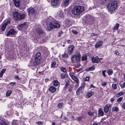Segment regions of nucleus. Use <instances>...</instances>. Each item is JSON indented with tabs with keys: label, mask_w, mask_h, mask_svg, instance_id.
<instances>
[{
	"label": "nucleus",
	"mask_w": 125,
	"mask_h": 125,
	"mask_svg": "<svg viewBox=\"0 0 125 125\" xmlns=\"http://www.w3.org/2000/svg\"><path fill=\"white\" fill-rule=\"evenodd\" d=\"M72 31L73 33V34H77L78 33L77 31H74V30H73Z\"/></svg>",
	"instance_id": "nucleus-48"
},
{
	"label": "nucleus",
	"mask_w": 125,
	"mask_h": 125,
	"mask_svg": "<svg viewBox=\"0 0 125 125\" xmlns=\"http://www.w3.org/2000/svg\"><path fill=\"white\" fill-rule=\"evenodd\" d=\"M49 90L51 93H54L56 91V88L53 86H51L49 88Z\"/></svg>",
	"instance_id": "nucleus-21"
},
{
	"label": "nucleus",
	"mask_w": 125,
	"mask_h": 125,
	"mask_svg": "<svg viewBox=\"0 0 125 125\" xmlns=\"http://www.w3.org/2000/svg\"><path fill=\"white\" fill-rule=\"evenodd\" d=\"M60 70L62 72L64 73H66V70L65 68L63 67H61L60 68Z\"/></svg>",
	"instance_id": "nucleus-33"
},
{
	"label": "nucleus",
	"mask_w": 125,
	"mask_h": 125,
	"mask_svg": "<svg viewBox=\"0 0 125 125\" xmlns=\"http://www.w3.org/2000/svg\"><path fill=\"white\" fill-rule=\"evenodd\" d=\"M56 64V62L55 61H54L53 62H52L51 64V67H52L54 68L55 67V65Z\"/></svg>",
	"instance_id": "nucleus-38"
},
{
	"label": "nucleus",
	"mask_w": 125,
	"mask_h": 125,
	"mask_svg": "<svg viewBox=\"0 0 125 125\" xmlns=\"http://www.w3.org/2000/svg\"><path fill=\"white\" fill-rule=\"evenodd\" d=\"M14 1L15 6L17 7H19L20 6V0H13Z\"/></svg>",
	"instance_id": "nucleus-19"
},
{
	"label": "nucleus",
	"mask_w": 125,
	"mask_h": 125,
	"mask_svg": "<svg viewBox=\"0 0 125 125\" xmlns=\"http://www.w3.org/2000/svg\"><path fill=\"white\" fill-rule=\"evenodd\" d=\"M12 91L11 90H8L6 92V95L7 96H9L12 93Z\"/></svg>",
	"instance_id": "nucleus-31"
},
{
	"label": "nucleus",
	"mask_w": 125,
	"mask_h": 125,
	"mask_svg": "<svg viewBox=\"0 0 125 125\" xmlns=\"http://www.w3.org/2000/svg\"><path fill=\"white\" fill-rule=\"evenodd\" d=\"M35 32L38 36H39L40 37L42 34L44 35L42 30L41 27L40 25H38L37 26V28L36 29Z\"/></svg>",
	"instance_id": "nucleus-7"
},
{
	"label": "nucleus",
	"mask_w": 125,
	"mask_h": 125,
	"mask_svg": "<svg viewBox=\"0 0 125 125\" xmlns=\"http://www.w3.org/2000/svg\"><path fill=\"white\" fill-rule=\"evenodd\" d=\"M102 59L103 58H99L98 56H96L95 57H92L91 58V60L93 63H98L101 62Z\"/></svg>",
	"instance_id": "nucleus-8"
},
{
	"label": "nucleus",
	"mask_w": 125,
	"mask_h": 125,
	"mask_svg": "<svg viewBox=\"0 0 125 125\" xmlns=\"http://www.w3.org/2000/svg\"><path fill=\"white\" fill-rule=\"evenodd\" d=\"M67 74L65 73H62L61 75V78L63 79L66 78L67 77Z\"/></svg>",
	"instance_id": "nucleus-26"
},
{
	"label": "nucleus",
	"mask_w": 125,
	"mask_h": 125,
	"mask_svg": "<svg viewBox=\"0 0 125 125\" xmlns=\"http://www.w3.org/2000/svg\"><path fill=\"white\" fill-rule=\"evenodd\" d=\"M103 43V41H100L98 42H97L95 45V48L96 49L100 47L102 45Z\"/></svg>",
	"instance_id": "nucleus-16"
},
{
	"label": "nucleus",
	"mask_w": 125,
	"mask_h": 125,
	"mask_svg": "<svg viewBox=\"0 0 125 125\" xmlns=\"http://www.w3.org/2000/svg\"><path fill=\"white\" fill-rule=\"evenodd\" d=\"M25 16V14H21L17 12H14L13 13V18L15 20H19L24 18Z\"/></svg>",
	"instance_id": "nucleus-4"
},
{
	"label": "nucleus",
	"mask_w": 125,
	"mask_h": 125,
	"mask_svg": "<svg viewBox=\"0 0 125 125\" xmlns=\"http://www.w3.org/2000/svg\"><path fill=\"white\" fill-rule=\"evenodd\" d=\"M81 65L80 63H77L75 64V66L76 68H78L80 67Z\"/></svg>",
	"instance_id": "nucleus-43"
},
{
	"label": "nucleus",
	"mask_w": 125,
	"mask_h": 125,
	"mask_svg": "<svg viewBox=\"0 0 125 125\" xmlns=\"http://www.w3.org/2000/svg\"><path fill=\"white\" fill-rule=\"evenodd\" d=\"M0 125H7V124L3 121L0 122Z\"/></svg>",
	"instance_id": "nucleus-35"
},
{
	"label": "nucleus",
	"mask_w": 125,
	"mask_h": 125,
	"mask_svg": "<svg viewBox=\"0 0 125 125\" xmlns=\"http://www.w3.org/2000/svg\"><path fill=\"white\" fill-rule=\"evenodd\" d=\"M65 24L66 25V26L67 27L70 26L71 25V22L69 20L66 19L65 20Z\"/></svg>",
	"instance_id": "nucleus-23"
},
{
	"label": "nucleus",
	"mask_w": 125,
	"mask_h": 125,
	"mask_svg": "<svg viewBox=\"0 0 125 125\" xmlns=\"http://www.w3.org/2000/svg\"><path fill=\"white\" fill-rule=\"evenodd\" d=\"M63 106V104L62 103H59L57 105L59 109H61Z\"/></svg>",
	"instance_id": "nucleus-29"
},
{
	"label": "nucleus",
	"mask_w": 125,
	"mask_h": 125,
	"mask_svg": "<svg viewBox=\"0 0 125 125\" xmlns=\"http://www.w3.org/2000/svg\"><path fill=\"white\" fill-rule=\"evenodd\" d=\"M84 9V7L83 6H76L72 10V13L74 15H78L83 11Z\"/></svg>",
	"instance_id": "nucleus-2"
},
{
	"label": "nucleus",
	"mask_w": 125,
	"mask_h": 125,
	"mask_svg": "<svg viewBox=\"0 0 125 125\" xmlns=\"http://www.w3.org/2000/svg\"><path fill=\"white\" fill-rule=\"evenodd\" d=\"M122 88H123L124 87H125V83L124 82L122 86H121Z\"/></svg>",
	"instance_id": "nucleus-52"
},
{
	"label": "nucleus",
	"mask_w": 125,
	"mask_h": 125,
	"mask_svg": "<svg viewBox=\"0 0 125 125\" xmlns=\"http://www.w3.org/2000/svg\"><path fill=\"white\" fill-rule=\"evenodd\" d=\"M46 38L45 37L40 38L41 42L44 43L46 41Z\"/></svg>",
	"instance_id": "nucleus-32"
},
{
	"label": "nucleus",
	"mask_w": 125,
	"mask_h": 125,
	"mask_svg": "<svg viewBox=\"0 0 125 125\" xmlns=\"http://www.w3.org/2000/svg\"><path fill=\"white\" fill-rule=\"evenodd\" d=\"M55 123L54 122H52V125H55Z\"/></svg>",
	"instance_id": "nucleus-63"
},
{
	"label": "nucleus",
	"mask_w": 125,
	"mask_h": 125,
	"mask_svg": "<svg viewBox=\"0 0 125 125\" xmlns=\"http://www.w3.org/2000/svg\"><path fill=\"white\" fill-rule=\"evenodd\" d=\"M3 74V73H1L0 72V77H1L2 76Z\"/></svg>",
	"instance_id": "nucleus-60"
},
{
	"label": "nucleus",
	"mask_w": 125,
	"mask_h": 125,
	"mask_svg": "<svg viewBox=\"0 0 125 125\" xmlns=\"http://www.w3.org/2000/svg\"><path fill=\"white\" fill-rule=\"evenodd\" d=\"M10 21L9 20L3 23L2 25L1 28V30L2 31H5V29L6 26L8 24H10Z\"/></svg>",
	"instance_id": "nucleus-11"
},
{
	"label": "nucleus",
	"mask_w": 125,
	"mask_h": 125,
	"mask_svg": "<svg viewBox=\"0 0 125 125\" xmlns=\"http://www.w3.org/2000/svg\"><path fill=\"white\" fill-rule=\"evenodd\" d=\"M107 84L105 82H104L102 84V86H105Z\"/></svg>",
	"instance_id": "nucleus-46"
},
{
	"label": "nucleus",
	"mask_w": 125,
	"mask_h": 125,
	"mask_svg": "<svg viewBox=\"0 0 125 125\" xmlns=\"http://www.w3.org/2000/svg\"><path fill=\"white\" fill-rule=\"evenodd\" d=\"M119 24L116 23L115 24V26L114 27V30H117L118 29V28L119 27Z\"/></svg>",
	"instance_id": "nucleus-34"
},
{
	"label": "nucleus",
	"mask_w": 125,
	"mask_h": 125,
	"mask_svg": "<svg viewBox=\"0 0 125 125\" xmlns=\"http://www.w3.org/2000/svg\"><path fill=\"white\" fill-rule=\"evenodd\" d=\"M41 53L40 52L37 53L35 55V61L32 64L34 66H36L38 64L39 62L41 59Z\"/></svg>",
	"instance_id": "nucleus-5"
},
{
	"label": "nucleus",
	"mask_w": 125,
	"mask_h": 125,
	"mask_svg": "<svg viewBox=\"0 0 125 125\" xmlns=\"http://www.w3.org/2000/svg\"><path fill=\"white\" fill-rule=\"evenodd\" d=\"M59 2V0H52L51 3L52 5L53 6L57 5Z\"/></svg>",
	"instance_id": "nucleus-17"
},
{
	"label": "nucleus",
	"mask_w": 125,
	"mask_h": 125,
	"mask_svg": "<svg viewBox=\"0 0 125 125\" xmlns=\"http://www.w3.org/2000/svg\"><path fill=\"white\" fill-rule=\"evenodd\" d=\"M70 75L72 79L74 81H75L77 83H79V80L76 77L72 74H70Z\"/></svg>",
	"instance_id": "nucleus-13"
},
{
	"label": "nucleus",
	"mask_w": 125,
	"mask_h": 125,
	"mask_svg": "<svg viewBox=\"0 0 125 125\" xmlns=\"http://www.w3.org/2000/svg\"><path fill=\"white\" fill-rule=\"evenodd\" d=\"M16 32L14 29H11L8 32L7 34V36H10V35H13L15 34Z\"/></svg>",
	"instance_id": "nucleus-12"
},
{
	"label": "nucleus",
	"mask_w": 125,
	"mask_h": 125,
	"mask_svg": "<svg viewBox=\"0 0 125 125\" xmlns=\"http://www.w3.org/2000/svg\"><path fill=\"white\" fill-rule=\"evenodd\" d=\"M88 114L89 115H93V113H92L91 112H89L88 113Z\"/></svg>",
	"instance_id": "nucleus-51"
},
{
	"label": "nucleus",
	"mask_w": 125,
	"mask_h": 125,
	"mask_svg": "<svg viewBox=\"0 0 125 125\" xmlns=\"http://www.w3.org/2000/svg\"><path fill=\"white\" fill-rule=\"evenodd\" d=\"M113 109L114 111H116V112H118L119 111L118 108L116 106H115L113 108Z\"/></svg>",
	"instance_id": "nucleus-42"
},
{
	"label": "nucleus",
	"mask_w": 125,
	"mask_h": 125,
	"mask_svg": "<svg viewBox=\"0 0 125 125\" xmlns=\"http://www.w3.org/2000/svg\"><path fill=\"white\" fill-rule=\"evenodd\" d=\"M106 71L104 70L103 71H102V73L103 76L104 77H105L106 76V75L105 74V73L106 72Z\"/></svg>",
	"instance_id": "nucleus-44"
},
{
	"label": "nucleus",
	"mask_w": 125,
	"mask_h": 125,
	"mask_svg": "<svg viewBox=\"0 0 125 125\" xmlns=\"http://www.w3.org/2000/svg\"><path fill=\"white\" fill-rule=\"evenodd\" d=\"M122 107L125 109V103H124L122 105Z\"/></svg>",
	"instance_id": "nucleus-57"
},
{
	"label": "nucleus",
	"mask_w": 125,
	"mask_h": 125,
	"mask_svg": "<svg viewBox=\"0 0 125 125\" xmlns=\"http://www.w3.org/2000/svg\"><path fill=\"white\" fill-rule=\"evenodd\" d=\"M114 99L113 98H112L110 100L112 102H113L114 101Z\"/></svg>",
	"instance_id": "nucleus-59"
},
{
	"label": "nucleus",
	"mask_w": 125,
	"mask_h": 125,
	"mask_svg": "<svg viewBox=\"0 0 125 125\" xmlns=\"http://www.w3.org/2000/svg\"><path fill=\"white\" fill-rule=\"evenodd\" d=\"M74 46L73 45H71L70 46L68 49V54H71L73 51Z\"/></svg>",
	"instance_id": "nucleus-14"
},
{
	"label": "nucleus",
	"mask_w": 125,
	"mask_h": 125,
	"mask_svg": "<svg viewBox=\"0 0 125 125\" xmlns=\"http://www.w3.org/2000/svg\"><path fill=\"white\" fill-rule=\"evenodd\" d=\"M89 77H86L84 79V80L85 81H88L89 79Z\"/></svg>",
	"instance_id": "nucleus-45"
},
{
	"label": "nucleus",
	"mask_w": 125,
	"mask_h": 125,
	"mask_svg": "<svg viewBox=\"0 0 125 125\" xmlns=\"http://www.w3.org/2000/svg\"><path fill=\"white\" fill-rule=\"evenodd\" d=\"M115 54L117 55H119V52L117 51H115Z\"/></svg>",
	"instance_id": "nucleus-58"
},
{
	"label": "nucleus",
	"mask_w": 125,
	"mask_h": 125,
	"mask_svg": "<svg viewBox=\"0 0 125 125\" xmlns=\"http://www.w3.org/2000/svg\"><path fill=\"white\" fill-rule=\"evenodd\" d=\"M107 0H102L101 1V3L102 4H103Z\"/></svg>",
	"instance_id": "nucleus-54"
},
{
	"label": "nucleus",
	"mask_w": 125,
	"mask_h": 125,
	"mask_svg": "<svg viewBox=\"0 0 125 125\" xmlns=\"http://www.w3.org/2000/svg\"><path fill=\"white\" fill-rule=\"evenodd\" d=\"M84 86L82 85L76 91V94L78 95L82 92V89L84 87Z\"/></svg>",
	"instance_id": "nucleus-18"
},
{
	"label": "nucleus",
	"mask_w": 125,
	"mask_h": 125,
	"mask_svg": "<svg viewBox=\"0 0 125 125\" xmlns=\"http://www.w3.org/2000/svg\"><path fill=\"white\" fill-rule=\"evenodd\" d=\"M65 82L66 83L65 86L66 87H67L70 84V83L69 81L67 79H66L65 80Z\"/></svg>",
	"instance_id": "nucleus-25"
},
{
	"label": "nucleus",
	"mask_w": 125,
	"mask_h": 125,
	"mask_svg": "<svg viewBox=\"0 0 125 125\" xmlns=\"http://www.w3.org/2000/svg\"><path fill=\"white\" fill-rule=\"evenodd\" d=\"M59 84V82L57 80H55L53 81V85L55 86H58Z\"/></svg>",
	"instance_id": "nucleus-30"
},
{
	"label": "nucleus",
	"mask_w": 125,
	"mask_h": 125,
	"mask_svg": "<svg viewBox=\"0 0 125 125\" xmlns=\"http://www.w3.org/2000/svg\"><path fill=\"white\" fill-rule=\"evenodd\" d=\"M70 0H64L63 3V6H67L69 4Z\"/></svg>",
	"instance_id": "nucleus-22"
},
{
	"label": "nucleus",
	"mask_w": 125,
	"mask_h": 125,
	"mask_svg": "<svg viewBox=\"0 0 125 125\" xmlns=\"http://www.w3.org/2000/svg\"><path fill=\"white\" fill-rule=\"evenodd\" d=\"M60 27V25L56 20H54L51 22L48 25L47 28L49 30L55 28H58Z\"/></svg>",
	"instance_id": "nucleus-3"
},
{
	"label": "nucleus",
	"mask_w": 125,
	"mask_h": 125,
	"mask_svg": "<svg viewBox=\"0 0 125 125\" xmlns=\"http://www.w3.org/2000/svg\"><path fill=\"white\" fill-rule=\"evenodd\" d=\"M123 99V97H121L118 99L117 100V102L118 103L120 102Z\"/></svg>",
	"instance_id": "nucleus-40"
},
{
	"label": "nucleus",
	"mask_w": 125,
	"mask_h": 125,
	"mask_svg": "<svg viewBox=\"0 0 125 125\" xmlns=\"http://www.w3.org/2000/svg\"><path fill=\"white\" fill-rule=\"evenodd\" d=\"M81 55L78 54L73 55L71 57V60L73 63H77L80 61Z\"/></svg>",
	"instance_id": "nucleus-6"
},
{
	"label": "nucleus",
	"mask_w": 125,
	"mask_h": 125,
	"mask_svg": "<svg viewBox=\"0 0 125 125\" xmlns=\"http://www.w3.org/2000/svg\"><path fill=\"white\" fill-rule=\"evenodd\" d=\"M107 73L109 75H111L113 73V71L112 70L109 69L107 72Z\"/></svg>",
	"instance_id": "nucleus-36"
},
{
	"label": "nucleus",
	"mask_w": 125,
	"mask_h": 125,
	"mask_svg": "<svg viewBox=\"0 0 125 125\" xmlns=\"http://www.w3.org/2000/svg\"><path fill=\"white\" fill-rule=\"evenodd\" d=\"M104 113L102 109L101 108H100L98 111V116H103L104 115Z\"/></svg>",
	"instance_id": "nucleus-20"
},
{
	"label": "nucleus",
	"mask_w": 125,
	"mask_h": 125,
	"mask_svg": "<svg viewBox=\"0 0 125 125\" xmlns=\"http://www.w3.org/2000/svg\"><path fill=\"white\" fill-rule=\"evenodd\" d=\"M111 107V105L109 104L106 105L104 108V110L105 113L107 112L109 109V108Z\"/></svg>",
	"instance_id": "nucleus-15"
},
{
	"label": "nucleus",
	"mask_w": 125,
	"mask_h": 125,
	"mask_svg": "<svg viewBox=\"0 0 125 125\" xmlns=\"http://www.w3.org/2000/svg\"><path fill=\"white\" fill-rule=\"evenodd\" d=\"M112 86V88L114 90L116 89L117 88L116 85V84H113Z\"/></svg>",
	"instance_id": "nucleus-39"
},
{
	"label": "nucleus",
	"mask_w": 125,
	"mask_h": 125,
	"mask_svg": "<svg viewBox=\"0 0 125 125\" xmlns=\"http://www.w3.org/2000/svg\"><path fill=\"white\" fill-rule=\"evenodd\" d=\"M87 59V56L86 55H84L82 57V61L85 60Z\"/></svg>",
	"instance_id": "nucleus-41"
},
{
	"label": "nucleus",
	"mask_w": 125,
	"mask_h": 125,
	"mask_svg": "<svg viewBox=\"0 0 125 125\" xmlns=\"http://www.w3.org/2000/svg\"><path fill=\"white\" fill-rule=\"evenodd\" d=\"M6 69H3L2 71H1L0 72L1 73H3V74L6 71Z\"/></svg>",
	"instance_id": "nucleus-50"
},
{
	"label": "nucleus",
	"mask_w": 125,
	"mask_h": 125,
	"mask_svg": "<svg viewBox=\"0 0 125 125\" xmlns=\"http://www.w3.org/2000/svg\"><path fill=\"white\" fill-rule=\"evenodd\" d=\"M27 22H24L21 24L17 26V28H18L19 30H21L22 28H25L27 27Z\"/></svg>",
	"instance_id": "nucleus-9"
},
{
	"label": "nucleus",
	"mask_w": 125,
	"mask_h": 125,
	"mask_svg": "<svg viewBox=\"0 0 125 125\" xmlns=\"http://www.w3.org/2000/svg\"><path fill=\"white\" fill-rule=\"evenodd\" d=\"M68 56V55L67 54H64L62 55L63 57H67Z\"/></svg>",
	"instance_id": "nucleus-53"
},
{
	"label": "nucleus",
	"mask_w": 125,
	"mask_h": 125,
	"mask_svg": "<svg viewBox=\"0 0 125 125\" xmlns=\"http://www.w3.org/2000/svg\"><path fill=\"white\" fill-rule=\"evenodd\" d=\"M90 86L91 87H93V88H95V86H93V84H91V85H90Z\"/></svg>",
	"instance_id": "nucleus-62"
},
{
	"label": "nucleus",
	"mask_w": 125,
	"mask_h": 125,
	"mask_svg": "<svg viewBox=\"0 0 125 125\" xmlns=\"http://www.w3.org/2000/svg\"><path fill=\"white\" fill-rule=\"evenodd\" d=\"M118 2L116 0L110 1L107 5V8L109 11H114L117 6Z\"/></svg>",
	"instance_id": "nucleus-1"
},
{
	"label": "nucleus",
	"mask_w": 125,
	"mask_h": 125,
	"mask_svg": "<svg viewBox=\"0 0 125 125\" xmlns=\"http://www.w3.org/2000/svg\"><path fill=\"white\" fill-rule=\"evenodd\" d=\"M15 82H11L9 84L11 86H13L15 84Z\"/></svg>",
	"instance_id": "nucleus-47"
},
{
	"label": "nucleus",
	"mask_w": 125,
	"mask_h": 125,
	"mask_svg": "<svg viewBox=\"0 0 125 125\" xmlns=\"http://www.w3.org/2000/svg\"><path fill=\"white\" fill-rule=\"evenodd\" d=\"M82 117L79 116L78 118V120H80L82 119Z\"/></svg>",
	"instance_id": "nucleus-55"
},
{
	"label": "nucleus",
	"mask_w": 125,
	"mask_h": 125,
	"mask_svg": "<svg viewBox=\"0 0 125 125\" xmlns=\"http://www.w3.org/2000/svg\"><path fill=\"white\" fill-rule=\"evenodd\" d=\"M37 124L38 125H41L42 124V122L40 121H39L37 122Z\"/></svg>",
	"instance_id": "nucleus-49"
},
{
	"label": "nucleus",
	"mask_w": 125,
	"mask_h": 125,
	"mask_svg": "<svg viewBox=\"0 0 125 125\" xmlns=\"http://www.w3.org/2000/svg\"><path fill=\"white\" fill-rule=\"evenodd\" d=\"M15 77L18 80H20V79L18 76H15Z\"/></svg>",
	"instance_id": "nucleus-56"
},
{
	"label": "nucleus",
	"mask_w": 125,
	"mask_h": 125,
	"mask_svg": "<svg viewBox=\"0 0 125 125\" xmlns=\"http://www.w3.org/2000/svg\"><path fill=\"white\" fill-rule=\"evenodd\" d=\"M95 68L94 66H92V67H89V68H87L86 69V71H93L94 70Z\"/></svg>",
	"instance_id": "nucleus-28"
},
{
	"label": "nucleus",
	"mask_w": 125,
	"mask_h": 125,
	"mask_svg": "<svg viewBox=\"0 0 125 125\" xmlns=\"http://www.w3.org/2000/svg\"><path fill=\"white\" fill-rule=\"evenodd\" d=\"M94 94V93L91 91L88 92V93L87 94V95L88 96V97L89 98L92 95H93Z\"/></svg>",
	"instance_id": "nucleus-27"
},
{
	"label": "nucleus",
	"mask_w": 125,
	"mask_h": 125,
	"mask_svg": "<svg viewBox=\"0 0 125 125\" xmlns=\"http://www.w3.org/2000/svg\"><path fill=\"white\" fill-rule=\"evenodd\" d=\"M68 91L69 92H71L72 91V90L71 89L69 88L68 89Z\"/></svg>",
	"instance_id": "nucleus-61"
},
{
	"label": "nucleus",
	"mask_w": 125,
	"mask_h": 125,
	"mask_svg": "<svg viewBox=\"0 0 125 125\" xmlns=\"http://www.w3.org/2000/svg\"><path fill=\"white\" fill-rule=\"evenodd\" d=\"M57 14L59 16V18H62L63 17V13L61 11H60L57 12Z\"/></svg>",
	"instance_id": "nucleus-24"
},
{
	"label": "nucleus",
	"mask_w": 125,
	"mask_h": 125,
	"mask_svg": "<svg viewBox=\"0 0 125 125\" xmlns=\"http://www.w3.org/2000/svg\"><path fill=\"white\" fill-rule=\"evenodd\" d=\"M123 94V92H120L119 93L117 94L115 96L116 97H118L122 95Z\"/></svg>",
	"instance_id": "nucleus-37"
},
{
	"label": "nucleus",
	"mask_w": 125,
	"mask_h": 125,
	"mask_svg": "<svg viewBox=\"0 0 125 125\" xmlns=\"http://www.w3.org/2000/svg\"><path fill=\"white\" fill-rule=\"evenodd\" d=\"M97 124L96 123H93V125H97Z\"/></svg>",
	"instance_id": "nucleus-64"
},
{
	"label": "nucleus",
	"mask_w": 125,
	"mask_h": 125,
	"mask_svg": "<svg viewBox=\"0 0 125 125\" xmlns=\"http://www.w3.org/2000/svg\"><path fill=\"white\" fill-rule=\"evenodd\" d=\"M27 10L28 15L30 16H31V15L33 14L35 12L34 9L32 7H30L28 8Z\"/></svg>",
	"instance_id": "nucleus-10"
}]
</instances>
